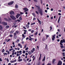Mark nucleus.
Segmentation results:
<instances>
[{"label":"nucleus","mask_w":65,"mask_h":65,"mask_svg":"<svg viewBox=\"0 0 65 65\" xmlns=\"http://www.w3.org/2000/svg\"><path fill=\"white\" fill-rule=\"evenodd\" d=\"M17 33L16 32H14V36H16V35H17Z\"/></svg>","instance_id":"34"},{"label":"nucleus","mask_w":65,"mask_h":65,"mask_svg":"<svg viewBox=\"0 0 65 65\" xmlns=\"http://www.w3.org/2000/svg\"><path fill=\"white\" fill-rule=\"evenodd\" d=\"M27 64L28 65H31V64L30 63H28Z\"/></svg>","instance_id":"53"},{"label":"nucleus","mask_w":65,"mask_h":65,"mask_svg":"<svg viewBox=\"0 0 65 65\" xmlns=\"http://www.w3.org/2000/svg\"><path fill=\"white\" fill-rule=\"evenodd\" d=\"M56 61L55 59H54L53 60L52 63L53 64H54L55 63V61Z\"/></svg>","instance_id":"13"},{"label":"nucleus","mask_w":65,"mask_h":65,"mask_svg":"<svg viewBox=\"0 0 65 65\" xmlns=\"http://www.w3.org/2000/svg\"><path fill=\"white\" fill-rule=\"evenodd\" d=\"M36 12L37 14H39V13H38V11H36Z\"/></svg>","instance_id":"43"},{"label":"nucleus","mask_w":65,"mask_h":65,"mask_svg":"<svg viewBox=\"0 0 65 65\" xmlns=\"http://www.w3.org/2000/svg\"><path fill=\"white\" fill-rule=\"evenodd\" d=\"M32 14L33 15H34V17H35V14L34 13H32Z\"/></svg>","instance_id":"35"},{"label":"nucleus","mask_w":65,"mask_h":65,"mask_svg":"<svg viewBox=\"0 0 65 65\" xmlns=\"http://www.w3.org/2000/svg\"><path fill=\"white\" fill-rule=\"evenodd\" d=\"M63 42L65 43V40H60V45H63V44L62 43H63Z\"/></svg>","instance_id":"1"},{"label":"nucleus","mask_w":65,"mask_h":65,"mask_svg":"<svg viewBox=\"0 0 65 65\" xmlns=\"http://www.w3.org/2000/svg\"><path fill=\"white\" fill-rule=\"evenodd\" d=\"M13 32H14V31H11L10 32V33H13Z\"/></svg>","instance_id":"44"},{"label":"nucleus","mask_w":65,"mask_h":65,"mask_svg":"<svg viewBox=\"0 0 65 65\" xmlns=\"http://www.w3.org/2000/svg\"><path fill=\"white\" fill-rule=\"evenodd\" d=\"M23 61V59H19L18 61L19 62H21V61Z\"/></svg>","instance_id":"27"},{"label":"nucleus","mask_w":65,"mask_h":65,"mask_svg":"<svg viewBox=\"0 0 65 65\" xmlns=\"http://www.w3.org/2000/svg\"><path fill=\"white\" fill-rule=\"evenodd\" d=\"M50 29H51L50 30H51L52 29V26H50Z\"/></svg>","instance_id":"38"},{"label":"nucleus","mask_w":65,"mask_h":65,"mask_svg":"<svg viewBox=\"0 0 65 65\" xmlns=\"http://www.w3.org/2000/svg\"><path fill=\"white\" fill-rule=\"evenodd\" d=\"M34 24H35V22H34L33 23H31V25L32 26V25H34Z\"/></svg>","instance_id":"29"},{"label":"nucleus","mask_w":65,"mask_h":65,"mask_svg":"<svg viewBox=\"0 0 65 65\" xmlns=\"http://www.w3.org/2000/svg\"><path fill=\"white\" fill-rule=\"evenodd\" d=\"M4 52H5V50H4V49H3V50H2V53H4Z\"/></svg>","instance_id":"23"},{"label":"nucleus","mask_w":65,"mask_h":65,"mask_svg":"<svg viewBox=\"0 0 65 65\" xmlns=\"http://www.w3.org/2000/svg\"><path fill=\"white\" fill-rule=\"evenodd\" d=\"M13 50V48L10 49H9V51H10H10H12V50Z\"/></svg>","instance_id":"32"},{"label":"nucleus","mask_w":65,"mask_h":65,"mask_svg":"<svg viewBox=\"0 0 65 65\" xmlns=\"http://www.w3.org/2000/svg\"><path fill=\"white\" fill-rule=\"evenodd\" d=\"M32 51H35V48H32Z\"/></svg>","instance_id":"52"},{"label":"nucleus","mask_w":65,"mask_h":65,"mask_svg":"<svg viewBox=\"0 0 65 65\" xmlns=\"http://www.w3.org/2000/svg\"><path fill=\"white\" fill-rule=\"evenodd\" d=\"M55 36H56V35H54V36H52V39L53 41H54L55 40V39L56 37Z\"/></svg>","instance_id":"4"},{"label":"nucleus","mask_w":65,"mask_h":65,"mask_svg":"<svg viewBox=\"0 0 65 65\" xmlns=\"http://www.w3.org/2000/svg\"><path fill=\"white\" fill-rule=\"evenodd\" d=\"M46 36V39H47V38L49 37V36L48 35H47Z\"/></svg>","instance_id":"36"},{"label":"nucleus","mask_w":65,"mask_h":65,"mask_svg":"<svg viewBox=\"0 0 65 65\" xmlns=\"http://www.w3.org/2000/svg\"><path fill=\"white\" fill-rule=\"evenodd\" d=\"M22 45H21V44L19 43L18 44V46H21Z\"/></svg>","instance_id":"42"},{"label":"nucleus","mask_w":65,"mask_h":65,"mask_svg":"<svg viewBox=\"0 0 65 65\" xmlns=\"http://www.w3.org/2000/svg\"><path fill=\"white\" fill-rule=\"evenodd\" d=\"M4 20H5V21H8V19L6 18H4Z\"/></svg>","instance_id":"16"},{"label":"nucleus","mask_w":65,"mask_h":65,"mask_svg":"<svg viewBox=\"0 0 65 65\" xmlns=\"http://www.w3.org/2000/svg\"><path fill=\"white\" fill-rule=\"evenodd\" d=\"M20 59H21V57H20V56H19L18 57V59L19 60H20Z\"/></svg>","instance_id":"54"},{"label":"nucleus","mask_w":65,"mask_h":65,"mask_svg":"<svg viewBox=\"0 0 65 65\" xmlns=\"http://www.w3.org/2000/svg\"><path fill=\"white\" fill-rule=\"evenodd\" d=\"M19 16H20V14H17L16 16V17L17 19H18V18L19 17Z\"/></svg>","instance_id":"10"},{"label":"nucleus","mask_w":65,"mask_h":65,"mask_svg":"<svg viewBox=\"0 0 65 65\" xmlns=\"http://www.w3.org/2000/svg\"><path fill=\"white\" fill-rule=\"evenodd\" d=\"M17 21H18V22H21V21L19 19H18L17 20Z\"/></svg>","instance_id":"56"},{"label":"nucleus","mask_w":65,"mask_h":65,"mask_svg":"<svg viewBox=\"0 0 65 65\" xmlns=\"http://www.w3.org/2000/svg\"><path fill=\"white\" fill-rule=\"evenodd\" d=\"M22 37H23L22 38L21 40H23V39H24V38H25L26 37V36L24 35V34H22Z\"/></svg>","instance_id":"7"},{"label":"nucleus","mask_w":65,"mask_h":65,"mask_svg":"<svg viewBox=\"0 0 65 65\" xmlns=\"http://www.w3.org/2000/svg\"><path fill=\"white\" fill-rule=\"evenodd\" d=\"M45 60V57L44 56V58L42 60V61H44Z\"/></svg>","instance_id":"15"},{"label":"nucleus","mask_w":65,"mask_h":65,"mask_svg":"<svg viewBox=\"0 0 65 65\" xmlns=\"http://www.w3.org/2000/svg\"><path fill=\"white\" fill-rule=\"evenodd\" d=\"M62 52H65V50L64 49H63L62 50Z\"/></svg>","instance_id":"57"},{"label":"nucleus","mask_w":65,"mask_h":65,"mask_svg":"<svg viewBox=\"0 0 65 65\" xmlns=\"http://www.w3.org/2000/svg\"><path fill=\"white\" fill-rule=\"evenodd\" d=\"M3 54H4V56H5V55H7V53H3Z\"/></svg>","instance_id":"22"},{"label":"nucleus","mask_w":65,"mask_h":65,"mask_svg":"<svg viewBox=\"0 0 65 65\" xmlns=\"http://www.w3.org/2000/svg\"><path fill=\"white\" fill-rule=\"evenodd\" d=\"M38 11H39V12L40 11H41V9H40V8H38Z\"/></svg>","instance_id":"14"},{"label":"nucleus","mask_w":65,"mask_h":65,"mask_svg":"<svg viewBox=\"0 0 65 65\" xmlns=\"http://www.w3.org/2000/svg\"><path fill=\"white\" fill-rule=\"evenodd\" d=\"M15 32L17 34H18V33H19V31H18L17 30V31H16Z\"/></svg>","instance_id":"28"},{"label":"nucleus","mask_w":65,"mask_h":65,"mask_svg":"<svg viewBox=\"0 0 65 65\" xmlns=\"http://www.w3.org/2000/svg\"><path fill=\"white\" fill-rule=\"evenodd\" d=\"M10 17L12 19V20H15L16 19V18L14 16H12V15H10Z\"/></svg>","instance_id":"3"},{"label":"nucleus","mask_w":65,"mask_h":65,"mask_svg":"<svg viewBox=\"0 0 65 65\" xmlns=\"http://www.w3.org/2000/svg\"><path fill=\"white\" fill-rule=\"evenodd\" d=\"M19 20H22V19L21 17H20L19 18Z\"/></svg>","instance_id":"48"},{"label":"nucleus","mask_w":65,"mask_h":65,"mask_svg":"<svg viewBox=\"0 0 65 65\" xmlns=\"http://www.w3.org/2000/svg\"><path fill=\"white\" fill-rule=\"evenodd\" d=\"M15 8H18V5L17 4H16L15 5Z\"/></svg>","instance_id":"17"},{"label":"nucleus","mask_w":65,"mask_h":65,"mask_svg":"<svg viewBox=\"0 0 65 65\" xmlns=\"http://www.w3.org/2000/svg\"><path fill=\"white\" fill-rule=\"evenodd\" d=\"M47 65H51V64L48 63Z\"/></svg>","instance_id":"64"},{"label":"nucleus","mask_w":65,"mask_h":65,"mask_svg":"<svg viewBox=\"0 0 65 65\" xmlns=\"http://www.w3.org/2000/svg\"><path fill=\"white\" fill-rule=\"evenodd\" d=\"M14 2L13 1L9 3L8 4V5H12V4H13L14 3Z\"/></svg>","instance_id":"8"},{"label":"nucleus","mask_w":65,"mask_h":65,"mask_svg":"<svg viewBox=\"0 0 65 65\" xmlns=\"http://www.w3.org/2000/svg\"><path fill=\"white\" fill-rule=\"evenodd\" d=\"M2 23L3 25H4V26H6V25H7V23H5L4 22H3Z\"/></svg>","instance_id":"9"},{"label":"nucleus","mask_w":65,"mask_h":65,"mask_svg":"<svg viewBox=\"0 0 65 65\" xmlns=\"http://www.w3.org/2000/svg\"><path fill=\"white\" fill-rule=\"evenodd\" d=\"M41 57H40L39 58V60H40V59H41Z\"/></svg>","instance_id":"51"},{"label":"nucleus","mask_w":65,"mask_h":65,"mask_svg":"<svg viewBox=\"0 0 65 65\" xmlns=\"http://www.w3.org/2000/svg\"><path fill=\"white\" fill-rule=\"evenodd\" d=\"M25 53H26V51H23V54H25Z\"/></svg>","instance_id":"33"},{"label":"nucleus","mask_w":65,"mask_h":65,"mask_svg":"<svg viewBox=\"0 0 65 65\" xmlns=\"http://www.w3.org/2000/svg\"><path fill=\"white\" fill-rule=\"evenodd\" d=\"M29 37L30 38V39H32V40L34 39L32 38H31V36H29Z\"/></svg>","instance_id":"40"},{"label":"nucleus","mask_w":65,"mask_h":65,"mask_svg":"<svg viewBox=\"0 0 65 65\" xmlns=\"http://www.w3.org/2000/svg\"><path fill=\"white\" fill-rule=\"evenodd\" d=\"M26 27H27V28H29V25L27 24V25H26Z\"/></svg>","instance_id":"25"},{"label":"nucleus","mask_w":65,"mask_h":65,"mask_svg":"<svg viewBox=\"0 0 65 65\" xmlns=\"http://www.w3.org/2000/svg\"><path fill=\"white\" fill-rule=\"evenodd\" d=\"M7 61L8 62H9V60L8 59V58H7Z\"/></svg>","instance_id":"62"},{"label":"nucleus","mask_w":65,"mask_h":65,"mask_svg":"<svg viewBox=\"0 0 65 65\" xmlns=\"http://www.w3.org/2000/svg\"><path fill=\"white\" fill-rule=\"evenodd\" d=\"M37 20L39 23L40 24H41V21H39V20L38 19H37Z\"/></svg>","instance_id":"20"},{"label":"nucleus","mask_w":65,"mask_h":65,"mask_svg":"<svg viewBox=\"0 0 65 65\" xmlns=\"http://www.w3.org/2000/svg\"><path fill=\"white\" fill-rule=\"evenodd\" d=\"M27 47V45H24V48H26Z\"/></svg>","instance_id":"39"},{"label":"nucleus","mask_w":65,"mask_h":65,"mask_svg":"<svg viewBox=\"0 0 65 65\" xmlns=\"http://www.w3.org/2000/svg\"><path fill=\"white\" fill-rule=\"evenodd\" d=\"M62 65V62L61 60H59L58 61L57 65Z\"/></svg>","instance_id":"2"},{"label":"nucleus","mask_w":65,"mask_h":65,"mask_svg":"<svg viewBox=\"0 0 65 65\" xmlns=\"http://www.w3.org/2000/svg\"><path fill=\"white\" fill-rule=\"evenodd\" d=\"M34 31V30H32L31 31V33H33Z\"/></svg>","instance_id":"31"},{"label":"nucleus","mask_w":65,"mask_h":65,"mask_svg":"<svg viewBox=\"0 0 65 65\" xmlns=\"http://www.w3.org/2000/svg\"><path fill=\"white\" fill-rule=\"evenodd\" d=\"M35 35H37V32H36L35 34Z\"/></svg>","instance_id":"37"},{"label":"nucleus","mask_w":65,"mask_h":65,"mask_svg":"<svg viewBox=\"0 0 65 65\" xmlns=\"http://www.w3.org/2000/svg\"><path fill=\"white\" fill-rule=\"evenodd\" d=\"M19 39H17V41L16 42H19Z\"/></svg>","instance_id":"46"},{"label":"nucleus","mask_w":65,"mask_h":65,"mask_svg":"<svg viewBox=\"0 0 65 65\" xmlns=\"http://www.w3.org/2000/svg\"><path fill=\"white\" fill-rule=\"evenodd\" d=\"M15 52V50H13L12 51V53H14V52Z\"/></svg>","instance_id":"60"},{"label":"nucleus","mask_w":65,"mask_h":65,"mask_svg":"<svg viewBox=\"0 0 65 65\" xmlns=\"http://www.w3.org/2000/svg\"><path fill=\"white\" fill-rule=\"evenodd\" d=\"M6 28H9V26L8 25H7L5 27Z\"/></svg>","instance_id":"24"},{"label":"nucleus","mask_w":65,"mask_h":65,"mask_svg":"<svg viewBox=\"0 0 65 65\" xmlns=\"http://www.w3.org/2000/svg\"><path fill=\"white\" fill-rule=\"evenodd\" d=\"M10 14L12 15H14V12L13 11H11L10 12Z\"/></svg>","instance_id":"6"},{"label":"nucleus","mask_w":65,"mask_h":65,"mask_svg":"<svg viewBox=\"0 0 65 65\" xmlns=\"http://www.w3.org/2000/svg\"><path fill=\"white\" fill-rule=\"evenodd\" d=\"M63 45H61L60 46V47H61V48H63V47H64V46H63Z\"/></svg>","instance_id":"26"},{"label":"nucleus","mask_w":65,"mask_h":65,"mask_svg":"<svg viewBox=\"0 0 65 65\" xmlns=\"http://www.w3.org/2000/svg\"><path fill=\"white\" fill-rule=\"evenodd\" d=\"M2 21V20H1V17H0V23H1Z\"/></svg>","instance_id":"47"},{"label":"nucleus","mask_w":65,"mask_h":65,"mask_svg":"<svg viewBox=\"0 0 65 65\" xmlns=\"http://www.w3.org/2000/svg\"><path fill=\"white\" fill-rule=\"evenodd\" d=\"M20 14H24V13L22 12H20Z\"/></svg>","instance_id":"55"},{"label":"nucleus","mask_w":65,"mask_h":65,"mask_svg":"<svg viewBox=\"0 0 65 65\" xmlns=\"http://www.w3.org/2000/svg\"><path fill=\"white\" fill-rule=\"evenodd\" d=\"M39 55L40 56V58H41V53H39Z\"/></svg>","instance_id":"45"},{"label":"nucleus","mask_w":65,"mask_h":65,"mask_svg":"<svg viewBox=\"0 0 65 65\" xmlns=\"http://www.w3.org/2000/svg\"><path fill=\"white\" fill-rule=\"evenodd\" d=\"M2 26L1 25H0V29H2Z\"/></svg>","instance_id":"41"},{"label":"nucleus","mask_w":65,"mask_h":65,"mask_svg":"<svg viewBox=\"0 0 65 65\" xmlns=\"http://www.w3.org/2000/svg\"><path fill=\"white\" fill-rule=\"evenodd\" d=\"M31 53H34V51L32 50H31Z\"/></svg>","instance_id":"49"},{"label":"nucleus","mask_w":65,"mask_h":65,"mask_svg":"<svg viewBox=\"0 0 65 65\" xmlns=\"http://www.w3.org/2000/svg\"><path fill=\"white\" fill-rule=\"evenodd\" d=\"M28 53L29 55H31L32 54L31 52L30 51H29Z\"/></svg>","instance_id":"19"},{"label":"nucleus","mask_w":65,"mask_h":65,"mask_svg":"<svg viewBox=\"0 0 65 65\" xmlns=\"http://www.w3.org/2000/svg\"><path fill=\"white\" fill-rule=\"evenodd\" d=\"M40 13V14L41 15H42V14H43V12H42V11L41 10L39 12Z\"/></svg>","instance_id":"12"},{"label":"nucleus","mask_w":65,"mask_h":65,"mask_svg":"<svg viewBox=\"0 0 65 65\" xmlns=\"http://www.w3.org/2000/svg\"><path fill=\"white\" fill-rule=\"evenodd\" d=\"M61 17V16H60L59 17V18H58V20L57 23H59V22H60V18Z\"/></svg>","instance_id":"11"},{"label":"nucleus","mask_w":65,"mask_h":65,"mask_svg":"<svg viewBox=\"0 0 65 65\" xmlns=\"http://www.w3.org/2000/svg\"><path fill=\"white\" fill-rule=\"evenodd\" d=\"M11 65V64L10 63H9L8 64V65Z\"/></svg>","instance_id":"63"},{"label":"nucleus","mask_w":65,"mask_h":65,"mask_svg":"<svg viewBox=\"0 0 65 65\" xmlns=\"http://www.w3.org/2000/svg\"><path fill=\"white\" fill-rule=\"evenodd\" d=\"M17 57H18V56H19V53H17Z\"/></svg>","instance_id":"59"},{"label":"nucleus","mask_w":65,"mask_h":65,"mask_svg":"<svg viewBox=\"0 0 65 65\" xmlns=\"http://www.w3.org/2000/svg\"><path fill=\"white\" fill-rule=\"evenodd\" d=\"M10 37H12L13 36V35H10Z\"/></svg>","instance_id":"58"},{"label":"nucleus","mask_w":65,"mask_h":65,"mask_svg":"<svg viewBox=\"0 0 65 65\" xmlns=\"http://www.w3.org/2000/svg\"><path fill=\"white\" fill-rule=\"evenodd\" d=\"M58 14L59 15H61V13H58Z\"/></svg>","instance_id":"61"},{"label":"nucleus","mask_w":65,"mask_h":65,"mask_svg":"<svg viewBox=\"0 0 65 65\" xmlns=\"http://www.w3.org/2000/svg\"><path fill=\"white\" fill-rule=\"evenodd\" d=\"M28 50V47H27L25 48V50L26 51H27V50Z\"/></svg>","instance_id":"50"},{"label":"nucleus","mask_w":65,"mask_h":65,"mask_svg":"<svg viewBox=\"0 0 65 65\" xmlns=\"http://www.w3.org/2000/svg\"><path fill=\"white\" fill-rule=\"evenodd\" d=\"M35 6L36 7H37V8H40L39 7V6H37V5H36Z\"/></svg>","instance_id":"30"},{"label":"nucleus","mask_w":65,"mask_h":65,"mask_svg":"<svg viewBox=\"0 0 65 65\" xmlns=\"http://www.w3.org/2000/svg\"><path fill=\"white\" fill-rule=\"evenodd\" d=\"M23 9L25 11V12H27V11H28V10H29V9H28L27 8H24Z\"/></svg>","instance_id":"5"},{"label":"nucleus","mask_w":65,"mask_h":65,"mask_svg":"<svg viewBox=\"0 0 65 65\" xmlns=\"http://www.w3.org/2000/svg\"><path fill=\"white\" fill-rule=\"evenodd\" d=\"M40 61H38V62L37 65H40Z\"/></svg>","instance_id":"18"},{"label":"nucleus","mask_w":65,"mask_h":65,"mask_svg":"<svg viewBox=\"0 0 65 65\" xmlns=\"http://www.w3.org/2000/svg\"><path fill=\"white\" fill-rule=\"evenodd\" d=\"M13 37L15 39H16L17 38V36H14Z\"/></svg>","instance_id":"21"}]
</instances>
